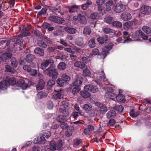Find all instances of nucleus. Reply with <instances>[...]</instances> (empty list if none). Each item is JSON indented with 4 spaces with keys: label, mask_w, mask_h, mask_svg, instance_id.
Wrapping results in <instances>:
<instances>
[{
    "label": "nucleus",
    "mask_w": 151,
    "mask_h": 151,
    "mask_svg": "<svg viewBox=\"0 0 151 151\" xmlns=\"http://www.w3.org/2000/svg\"><path fill=\"white\" fill-rule=\"evenodd\" d=\"M85 91H81L80 95L84 98H87L90 97L91 94L88 92L92 93H96L98 91V88L96 86L91 84H87L84 87Z\"/></svg>",
    "instance_id": "1"
},
{
    "label": "nucleus",
    "mask_w": 151,
    "mask_h": 151,
    "mask_svg": "<svg viewBox=\"0 0 151 151\" xmlns=\"http://www.w3.org/2000/svg\"><path fill=\"white\" fill-rule=\"evenodd\" d=\"M113 45V44H111L108 46H105L102 49V52L101 53L99 52V50L97 48L93 49L92 50V53L95 55H102V57L104 59L109 52L112 49Z\"/></svg>",
    "instance_id": "2"
},
{
    "label": "nucleus",
    "mask_w": 151,
    "mask_h": 151,
    "mask_svg": "<svg viewBox=\"0 0 151 151\" xmlns=\"http://www.w3.org/2000/svg\"><path fill=\"white\" fill-rule=\"evenodd\" d=\"M45 74L47 75L48 76L52 77L53 80L56 79L58 75V70L56 68L55 66L51 65L49 68L45 70L44 72Z\"/></svg>",
    "instance_id": "3"
},
{
    "label": "nucleus",
    "mask_w": 151,
    "mask_h": 151,
    "mask_svg": "<svg viewBox=\"0 0 151 151\" xmlns=\"http://www.w3.org/2000/svg\"><path fill=\"white\" fill-rule=\"evenodd\" d=\"M48 19L51 22L59 24H63L65 22L63 18L54 15L50 16Z\"/></svg>",
    "instance_id": "4"
},
{
    "label": "nucleus",
    "mask_w": 151,
    "mask_h": 151,
    "mask_svg": "<svg viewBox=\"0 0 151 151\" xmlns=\"http://www.w3.org/2000/svg\"><path fill=\"white\" fill-rule=\"evenodd\" d=\"M126 8L125 5L123 4L121 2H119L116 4L114 11L116 13H120L124 11Z\"/></svg>",
    "instance_id": "5"
},
{
    "label": "nucleus",
    "mask_w": 151,
    "mask_h": 151,
    "mask_svg": "<svg viewBox=\"0 0 151 151\" xmlns=\"http://www.w3.org/2000/svg\"><path fill=\"white\" fill-rule=\"evenodd\" d=\"M12 54L11 51L8 50V51H6L5 53L2 54L1 56L0 60L3 62H6L7 60L11 58L12 56Z\"/></svg>",
    "instance_id": "6"
},
{
    "label": "nucleus",
    "mask_w": 151,
    "mask_h": 151,
    "mask_svg": "<svg viewBox=\"0 0 151 151\" xmlns=\"http://www.w3.org/2000/svg\"><path fill=\"white\" fill-rule=\"evenodd\" d=\"M140 11L142 14L147 15L150 14H151V7L143 5L141 7Z\"/></svg>",
    "instance_id": "7"
},
{
    "label": "nucleus",
    "mask_w": 151,
    "mask_h": 151,
    "mask_svg": "<svg viewBox=\"0 0 151 151\" xmlns=\"http://www.w3.org/2000/svg\"><path fill=\"white\" fill-rule=\"evenodd\" d=\"M16 86L18 87H22L23 89H25L28 87L27 84H26L24 80L22 79H19L17 82Z\"/></svg>",
    "instance_id": "8"
},
{
    "label": "nucleus",
    "mask_w": 151,
    "mask_h": 151,
    "mask_svg": "<svg viewBox=\"0 0 151 151\" xmlns=\"http://www.w3.org/2000/svg\"><path fill=\"white\" fill-rule=\"evenodd\" d=\"M54 63L53 60L51 59H49L45 61L42 63L41 64V67L42 69H45L46 67L50 65L51 63Z\"/></svg>",
    "instance_id": "9"
},
{
    "label": "nucleus",
    "mask_w": 151,
    "mask_h": 151,
    "mask_svg": "<svg viewBox=\"0 0 151 151\" xmlns=\"http://www.w3.org/2000/svg\"><path fill=\"white\" fill-rule=\"evenodd\" d=\"M6 80L8 83V85H14L16 84V78L14 77H10L7 76L6 77Z\"/></svg>",
    "instance_id": "10"
},
{
    "label": "nucleus",
    "mask_w": 151,
    "mask_h": 151,
    "mask_svg": "<svg viewBox=\"0 0 151 151\" xmlns=\"http://www.w3.org/2000/svg\"><path fill=\"white\" fill-rule=\"evenodd\" d=\"M121 17L122 20L124 21H128L131 19L132 16L130 13L124 12L121 14Z\"/></svg>",
    "instance_id": "11"
},
{
    "label": "nucleus",
    "mask_w": 151,
    "mask_h": 151,
    "mask_svg": "<svg viewBox=\"0 0 151 151\" xmlns=\"http://www.w3.org/2000/svg\"><path fill=\"white\" fill-rule=\"evenodd\" d=\"M66 8L68 9L69 12L70 13H73L77 12V10L80 8L79 6L76 5L68 6Z\"/></svg>",
    "instance_id": "12"
},
{
    "label": "nucleus",
    "mask_w": 151,
    "mask_h": 151,
    "mask_svg": "<svg viewBox=\"0 0 151 151\" xmlns=\"http://www.w3.org/2000/svg\"><path fill=\"white\" fill-rule=\"evenodd\" d=\"M36 140V139H35V140L34 141V143L36 144H41L42 143H45V142L46 140L45 137L44 136H38L37 138L36 141L37 142H35V141Z\"/></svg>",
    "instance_id": "13"
},
{
    "label": "nucleus",
    "mask_w": 151,
    "mask_h": 151,
    "mask_svg": "<svg viewBox=\"0 0 151 151\" xmlns=\"http://www.w3.org/2000/svg\"><path fill=\"white\" fill-rule=\"evenodd\" d=\"M9 86L6 80H4L0 82V89L5 90Z\"/></svg>",
    "instance_id": "14"
},
{
    "label": "nucleus",
    "mask_w": 151,
    "mask_h": 151,
    "mask_svg": "<svg viewBox=\"0 0 151 151\" xmlns=\"http://www.w3.org/2000/svg\"><path fill=\"white\" fill-rule=\"evenodd\" d=\"M108 39L106 36H104L103 37H98L97 40L100 44L102 45L104 43H106V42L108 41Z\"/></svg>",
    "instance_id": "15"
},
{
    "label": "nucleus",
    "mask_w": 151,
    "mask_h": 151,
    "mask_svg": "<svg viewBox=\"0 0 151 151\" xmlns=\"http://www.w3.org/2000/svg\"><path fill=\"white\" fill-rule=\"evenodd\" d=\"M72 84L73 86L81 88L82 84V81L81 79L78 78L74 81Z\"/></svg>",
    "instance_id": "16"
},
{
    "label": "nucleus",
    "mask_w": 151,
    "mask_h": 151,
    "mask_svg": "<svg viewBox=\"0 0 151 151\" xmlns=\"http://www.w3.org/2000/svg\"><path fill=\"white\" fill-rule=\"evenodd\" d=\"M5 68V71L6 72H10L12 74H14L16 72L15 70L9 65H6Z\"/></svg>",
    "instance_id": "17"
},
{
    "label": "nucleus",
    "mask_w": 151,
    "mask_h": 151,
    "mask_svg": "<svg viewBox=\"0 0 151 151\" xmlns=\"http://www.w3.org/2000/svg\"><path fill=\"white\" fill-rule=\"evenodd\" d=\"M74 65L76 67L78 68L81 69H83L85 67L86 65L82 62L77 61L74 63Z\"/></svg>",
    "instance_id": "18"
},
{
    "label": "nucleus",
    "mask_w": 151,
    "mask_h": 151,
    "mask_svg": "<svg viewBox=\"0 0 151 151\" xmlns=\"http://www.w3.org/2000/svg\"><path fill=\"white\" fill-rule=\"evenodd\" d=\"M34 52L41 56H42L44 55V50L40 47H36L34 50Z\"/></svg>",
    "instance_id": "19"
},
{
    "label": "nucleus",
    "mask_w": 151,
    "mask_h": 151,
    "mask_svg": "<svg viewBox=\"0 0 151 151\" xmlns=\"http://www.w3.org/2000/svg\"><path fill=\"white\" fill-rule=\"evenodd\" d=\"M79 21L82 24H86L87 21L85 16L81 14H79Z\"/></svg>",
    "instance_id": "20"
},
{
    "label": "nucleus",
    "mask_w": 151,
    "mask_h": 151,
    "mask_svg": "<svg viewBox=\"0 0 151 151\" xmlns=\"http://www.w3.org/2000/svg\"><path fill=\"white\" fill-rule=\"evenodd\" d=\"M125 98L124 96L122 94H120V93H119V94L116 96V99L118 102L124 103L125 101Z\"/></svg>",
    "instance_id": "21"
},
{
    "label": "nucleus",
    "mask_w": 151,
    "mask_h": 151,
    "mask_svg": "<svg viewBox=\"0 0 151 151\" xmlns=\"http://www.w3.org/2000/svg\"><path fill=\"white\" fill-rule=\"evenodd\" d=\"M64 30L68 33L70 34H74L76 32L77 30L75 28L70 27H65Z\"/></svg>",
    "instance_id": "22"
},
{
    "label": "nucleus",
    "mask_w": 151,
    "mask_h": 151,
    "mask_svg": "<svg viewBox=\"0 0 151 151\" xmlns=\"http://www.w3.org/2000/svg\"><path fill=\"white\" fill-rule=\"evenodd\" d=\"M68 116L67 115H59L57 116L56 120L57 122L61 123L65 121L66 118Z\"/></svg>",
    "instance_id": "23"
},
{
    "label": "nucleus",
    "mask_w": 151,
    "mask_h": 151,
    "mask_svg": "<svg viewBox=\"0 0 151 151\" xmlns=\"http://www.w3.org/2000/svg\"><path fill=\"white\" fill-rule=\"evenodd\" d=\"M113 2L112 0L109 1L105 3L106 6V10L107 12L110 11L111 9V6L113 4Z\"/></svg>",
    "instance_id": "24"
},
{
    "label": "nucleus",
    "mask_w": 151,
    "mask_h": 151,
    "mask_svg": "<svg viewBox=\"0 0 151 151\" xmlns=\"http://www.w3.org/2000/svg\"><path fill=\"white\" fill-rule=\"evenodd\" d=\"M35 58L34 55L30 54L27 55L25 58V60L28 63H30Z\"/></svg>",
    "instance_id": "25"
},
{
    "label": "nucleus",
    "mask_w": 151,
    "mask_h": 151,
    "mask_svg": "<svg viewBox=\"0 0 151 151\" xmlns=\"http://www.w3.org/2000/svg\"><path fill=\"white\" fill-rule=\"evenodd\" d=\"M41 134H42V136H44L46 138H48L51 135V132L48 130H43L41 133Z\"/></svg>",
    "instance_id": "26"
},
{
    "label": "nucleus",
    "mask_w": 151,
    "mask_h": 151,
    "mask_svg": "<svg viewBox=\"0 0 151 151\" xmlns=\"http://www.w3.org/2000/svg\"><path fill=\"white\" fill-rule=\"evenodd\" d=\"M105 96L107 98H110L113 100H115L116 98V95L114 93H106L105 95Z\"/></svg>",
    "instance_id": "27"
},
{
    "label": "nucleus",
    "mask_w": 151,
    "mask_h": 151,
    "mask_svg": "<svg viewBox=\"0 0 151 151\" xmlns=\"http://www.w3.org/2000/svg\"><path fill=\"white\" fill-rule=\"evenodd\" d=\"M104 21L106 23L112 25L114 21L113 17L110 16L105 18Z\"/></svg>",
    "instance_id": "28"
},
{
    "label": "nucleus",
    "mask_w": 151,
    "mask_h": 151,
    "mask_svg": "<svg viewBox=\"0 0 151 151\" xmlns=\"http://www.w3.org/2000/svg\"><path fill=\"white\" fill-rule=\"evenodd\" d=\"M71 89L72 90L71 92L73 96H75L78 93L81 89L80 87H77L73 86L72 87Z\"/></svg>",
    "instance_id": "29"
},
{
    "label": "nucleus",
    "mask_w": 151,
    "mask_h": 151,
    "mask_svg": "<svg viewBox=\"0 0 151 151\" xmlns=\"http://www.w3.org/2000/svg\"><path fill=\"white\" fill-rule=\"evenodd\" d=\"M67 65L63 62L60 63L58 66V69L60 70H65L66 68Z\"/></svg>",
    "instance_id": "30"
},
{
    "label": "nucleus",
    "mask_w": 151,
    "mask_h": 151,
    "mask_svg": "<svg viewBox=\"0 0 151 151\" xmlns=\"http://www.w3.org/2000/svg\"><path fill=\"white\" fill-rule=\"evenodd\" d=\"M92 4V2L90 0H87L86 4H83L81 6V8L83 10H86L89 7V6Z\"/></svg>",
    "instance_id": "31"
},
{
    "label": "nucleus",
    "mask_w": 151,
    "mask_h": 151,
    "mask_svg": "<svg viewBox=\"0 0 151 151\" xmlns=\"http://www.w3.org/2000/svg\"><path fill=\"white\" fill-rule=\"evenodd\" d=\"M11 65L13 68L17 67L18 65V62L16 59L14 57L11 59Z\"/></svg>",
    "instance_id": "32"
},
{
    "label": "nucleus",
    "mask_w": 151,
    "mask_h": 151,
    "mask_svg": "<svg viewBox=\"0 0 151 151\" xmlns=\"http://www.w3.org/2000/svg\"><path fill=\"white\" fill-rule=\"evenodd\" d=\"M50 149L52 151L57 150V145L56 142L54 141H51L50 144Z\"/></svg>",
    "instance_id": "33"
},
{
    "label": "nucleus",
    "mask_w": 151,
    "mask_h": 151,
    "mask_svg": "<svg viewBox=\"0 0 151 151\" xmlns=\"http://www.w3.org/2000/svg\"><path fill=\"white\" fill-rule=\"evenodd\" d=\"M134 22L133 21L128 22L125 23L123 25L124 28L125 30H127L133 24Z\"/></svg>",
    "instance_id": "34"
},
{
    "label": "nucleus",
    "mask_w": 151,
    "mask_h": 151,
    "mask_svg": "<svg viewBox=\"0 0 151 151\" xmlns=\"http://www.w3.org/2000/svg\"><path fill=\"white\" fill-rule=\"evenodd\" d=\"M95 38L93 37L88 41V44L89 47L91 48H93L95 46Z\"/></svg>",
    "instance_id": "35"
},
{
    "label": "nucleus",
    "mask_w": 151,
    "mask_h": 151,
    "mask_svg": "<svg viewBox=\"0 0 151 151\" xmlns=\"http://www.w3.org/2000/svg\"><path fill=\"white\" fill-rule=\"evenodd\" d=\"M37 44L38 46L44 48L47 47V44L43 41L41 40H39L37 41Z\"/></svg>",
    "instance_id": "36"
},
{
    "label": "nucleus",
    "mask_w": 151,
    "mask_h": 151,
    "mask_svg": "<svg viewBox=\"0 0 151 151\" xmlns=\"http://www.w3.org/2000/svg\"><path fill=\"white\" fill-rule=\"evenodd\" d=\"M60 91H58L56 93L54 94L53 95V98L57 100L58 99H61L63 98V95L61 93Z\"/></svg>",
    "instance_id": "37"
},
{
    "label": "nucleus",
    "mask_w": 151,
    "mask_h": 151,
    "mask_svg": "<svg viewBox=\"0 0 151 151\" xmlns=\"http://www.w3.org/2000/svg\"><path fill=\"white\" fill-rule=\"evenodd\" d=\"M112 25L117 28H121L122 27V24L119 21H114L112 23Z\"/></svg>",
    "instance_id": "38"
},
{
    "label": "nucleus",
    "mask_w": 151,
    "mask_h": 151,
    "mask_svg": "<svg viewBox=\"0 0 151 151\" xmlns=\"http://www.w3.org/2000/svg\"><path fill=\"white\" fill-rule=\"evenodd\" d=\"M140 113L138 111H134V109H132L130 112V116L133 118L136 117Z\"/></svg>",
    "instance_id": "39"
},
{
    "label": "nucleus",
    "mask_w": 151,
    "mask_h": 151,
    "mask_svg": "<svg viewBox=\"0 0 151 151\" xmlns=\"http://www.w3.org/2000/svg\"><path fill=\"white\" fill-rule=\"evenodd\" d=\"M76 44L79 46H81L83 43V39L81 37H78L76 41Z\"/></svg>",
    "instance_id": "40"
},
{
    "label": "nucleus",
    "mask_w": 151,
    "mask_h": 151,
    "mask_svg": "<svg viewBox=\"0 0 151 151\" xmlns=\"http://www.w3.org/2000/svg\"><path fill=\"white\" fill-rule=\"evenodd\" d=\"M116 113L115 111L114 110L109 111L106 114V116L108 118H109L114 116L116 115Z\"/></svg>",
    "instance_id": "41"
},
{
    "label": "nucleus",
    "mask_w": 151,
    "mask_h": 151,
    "mask_svg": "<svg viewBox=\"0 0 151 151\" xmlns=\"http://www.w3.org/2000/svg\"><path fill=\"white\" fill-rule=\"evenodd\" d=\"M47 11L46 8H43L41 10L38 12L37 15V18H38L42 15H44L46 14Z\"/></svg>",
    "instance_id": "42"
},
{
    "label": "nucleus",
    "mask_w": 151,
    "mask_h": 151,
    "mask_svg": "<svg viewBox=\"0 0 151 151\" xmlns=\"http://www.w3.org/2000/svg\"><path fill=\"white\" fill-rule=\"evenodd\" d=\"M47 96L46 94L44 92L40 91L38 93L37 96L38 99H41L46 97Z\"/></svg>",
    "instance_id": "43"
},
{
    "label": "nucleus",
    "mask_w": 151,
    "mask_h": 151,
    "mask_svg": "<svg viewBox=\"0 0 151 151\" xmlns=\"http://www.w3.org/2000/svg\"><path fill=\"white\" fill-rule=\"evenodd\" d=\"M83 108L86 111H89L92 109V106L90 104H85L83 106Z\"/></svg>",
    "instance_id": "44"
},
{
    "label": "nucleus",
    "mask_w": 151,
    "mask_h": 151,
    "mask_svg": "<svg viewBox=\"0 0 151 151\" xmlns=\"http://www.w3.org/2000/svg\"><path fill=\"white\" fill-rule=\"evenodd\" d=\"M142 29L143 31L147 34H149L151 33V30L150 27L143 26Z\"/></svg>",
    "instance_id": "45"
},
{
    "label": "nucleus",
    "mask_w": 151,
    "mask_h": 151,
    "mask_svg": "<svg viewBox=\"0 0 151 151\" xmlns=\"http://www.w3.org/2000/svg\"><path fill=\"white\" fill-rule=\"evenodd\" d=\"M31 34L29 32L24 31V30L22 29L21 33L19 34V36L22 37L29 36Z\"/></svg>",
    "instance_id": "46"
},
{
    "label": "nucleus",
    "mask_w": 151,
    "mask_h": 151,
    "mask_svg": "<svg viewBox=\"0 0 151 151\" xmlns=\"http://www.w3.org/2000/svg\"><path fill=\"white\" fill-rule=\"evenodd\" d=\"M99 111L101 114H104L107 111V107L105 106L102 105L100 106Z\"/></svg>",
    "instance_id": "47"
},
{
    "label": "nucleus",
    "mask_w": 151,
    "mask_h": 151,
    "mask_svg": "<svg viewBox=\"0 0 151 151\" xmlns=\"http://www.w3.org/2000/svg\"><path fill=\"white\" fill-rule=\"evenodd\" d=\"M90 17L91 19L95 20L99 18V15L96 12H93L91 14Z\"/></svg>",
    "instance_id": "48"
},
{
    "label": "nucleus",
    "mask_w": 151,
    "mask_h": 151,
    "mask_svg": "<svg viewBox=\"0 0 151 151\" xmlns=\"http://www.w3.org/2000/svg\"><path fill=\"white\" fill-rule=\"evenodd\" d=\"M83 74L84 76H89L91 75V72L90 70L86 68L83 70Z\"/></svg>",
    "instance_id": "49"
},
{
    "label": "nucleus",
    "mask_w": 151,
    "mask_h": 151,
    "mask_svg": "<svg viewBox=\"0 0 151 151\" xmlns=\"http://www.w3.org/2000/svg\"><path fill=\"white\" fill-rule=\"evenodd\" d=\"M104 32L106 34H109L113 32L114 30L108 27H105L103 28Z\"/></svg>",
    "instance_id": "50"
},
{
    "label": "nucleus",
    "mask_w": 151,
    "mask_h": 151,
    "mask_svg": "<svg viewBox=\"0 0 151 151\" xmlns=\"http://www.w3.org/2000/svg\"><path fill=\"white\" fill-rule=\"evenodd\" d=\"M62 79L65 82L68 81L70 80V77L67 75L64 74L62 76Z\"/></svg>",
    "instance_id": "51"
},
{
    "label": "nucleus",
    "mask_w": 151,
    "mask_h": 151,
    "mask_svg": "<svg viewBox=\"0 0 151 151\" xmlns=\"http://www.w3.org/2000/svg\"><path fill=\"white\" fill-rule=\"evenodd\" d=\"M114 108L116 111L120 112H122L124 109L122 105L115 106Z\"/></svg>",
    "instance_id": "52"
},
{
    "label": "nucleus",
    "mask_w": 151,
    "mask_h": 151,
    "mask_svg": "<svg viewBox=\"0 0 151 151\" xmlns=\"http://www.w3.org/2000/svg\"><path fill=\"white\" fill-rule=\"evenodd\" d=\"M57 145V150L60 149L62 147L63 145V142L62 140L59 139L58 140L57 143H56Z\"/></svg>",
    "instance_id": "53"
},
{
    "label": "nucleus",
    "mask_w": 151,
    "mask_h": 151,
    "mask_svg": "<svg viewBox=\"0 0 151 151\" xmlns=\"http://www.w3.org/2000/svg\"><path fill=\"white\" fill-rule=\"evenodd\" d=\"M91 32V30L90 28L88 27H85L83 31V33L85 35H90Z\"/></svg>",
    "instance_id": "54"
},
{
    "label": "nucleus",
    "mask_w": 151,
    "mask_h": 151,
    "mask_svg": "<svg viewBox=\"0 0 151 151\" xmlns=\"http://www.w3.org/2000/svg\"><path fill=\"white\" fill-rule=\"evenodd\" d=\"M139 35L144 40H147L148 38V37L143 33L141 31L139 30L138 31Z\"/></svg>",
    "instance_id": "55"
},
{
    "label": "nucleus",
    "mask_w": 151,
    "mask_h": 151,
    "mask_svg": "<svg viewBox=\"0 0 151 151\" xmlns=\"http://www.w3.org/2000/svg\"><path fill=\"white\" fill-rule=\"evenodd\" d=\"M62 79L58 78L57 81V82L58 84L60 87L63 86L65 85V83L64 82Z\"/></svg>",
    "instance_id": "56"
},
{
    "label": "nucleus",
    "mask_w": 151,
    "mask_h": 151,
    "mask_svg": "<svg viewBox=\"0 0 151 151\" xmlns=\"http://www.w3.org/2000/svg\"><path fill=\"white\" fill-rule=\"evenodd\" d=\"M60 125V127L63 130L66 129L68 127V125L67 123H65L64 122L61 123Z\"/></svg>",
    "instance_id": "57"
},
{
    "label": "nucleus",
    "mask_w": 151,
    "mask_h": 151,
    "mask_svg": "<svg viewBox=\"0 0 151 151\" xmlns=\"http://www.w3.org/2000/svg\"><path fill=\"white\" fill-rule=\"evenodd\" d=\"M52 24L47 22H44L42 25L43 28L44 29H48L50 26H51Z\"/></svg>",
    "instance_id": "58"
},
{
    "label": "nucleus",
    "mask_w": 151,
    "mask_h": 151,
    "mask_svg": "<svg viewBox=\"0 0 151 151\" xmlns=\"http://www.w3.org/2000/svg\"><path fill=\"white\" fill-rule=\"evenodd\" d=\"M53 12L55 13L56 15H62L63 14V13L61 12V10L59 9L55 8L54 9H53Z\"/></svg>",
    "instance_id": "59"
},
{
    "label": "nucleus",
    "mask_w": 151,
    "mask_h": 151,
    "mask_svg": "<svg viewBox=\"0 0 151 151\" xmlns=\"http://www.w3.org/2000/svg\"><path fill=\"white\" fill-rule=\"evenodd\" d=\"M59 111L60 112L62 113L63 115H67L69 116V112L68 111H66L65 109H63L62 108H60L59 109Z\"/></svg>",
    "instance_id": "60"
},
{
    "label": "nucleus",
    "mask_w": 151,
    "mask_h": 151,
    "mask_svg": "<svg viewBox=\"0 0 151 151\" xmlns=\"http://www.w3.org/2000/svg\"><path fill=\"white\" fill-rule=\"evenodd\" d=\"M16 42H15L13 44L14 47H15L16 46L17 44V43H19V42H20L21 38L22 37H21L19 36V34L17 36H16Z\"/></svg>",
    "instance_id": "61"
},
{
    "label": "nucleus",
    "mask_w": 151,
    "mask_h": 151,
    "mask_svg": "<svg viewBox=\"0 0 151 151\" xmlns=\"http://www.w3.org/2000/svg\"><path fill=\"white\" fill-rule=\"evenodd\" d=\"M82 142V141L80 139H75L74 141V143L75 145L78 146Z\"/></svg>",
    "instance_id": "62"
},
{
    "label": "nucleus",
    "mask_w": 151,
    "mask_h": 151,
    "mask_svg": "<svg viewBox=\"0 0 151 151\" xmlns=\"http://www.w3.org/2000/svg\"><path fill=\"white\" fill-rule=\"evenodd\" d=\"M72 130L71 129H68L66 132L65 135L68 137H69L72 135Z\"/></svg>",
    "instance_id": "63"
},
{
    "label": "nucleus",
    "mask_w": 151,
    "mask_h": 151,
    "mask_svg": "<svg viewBox=\"0 0 151 151\" xmlns=\"http://www.w3.org/2000/svg\"><path fill=\"white\" fill-rule=\"evenodd\" d=\"M34 34L37 36L38 37L42 38V36H43V35L41 34L40 31L37 30H35L34 31Z\"/></svg>",
    "instance_id": "64"
}]
</instances>
